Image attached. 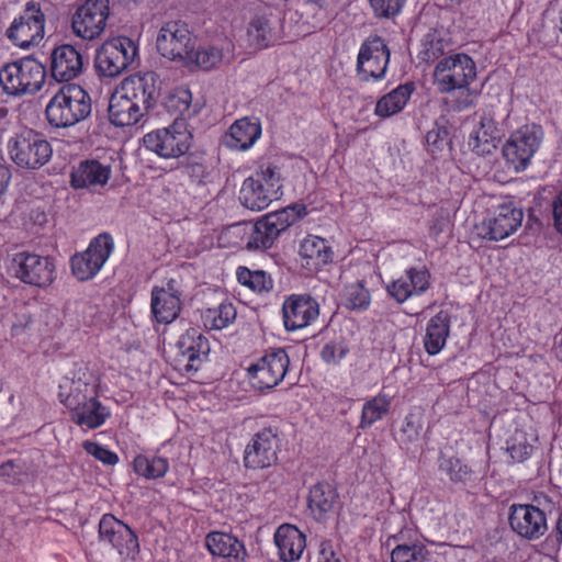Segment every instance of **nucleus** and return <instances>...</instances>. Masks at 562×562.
<instances>
[{"mask_svg":"<svg viewBox=\"0 0 562 562\" xmlns=\"http://www.w3.org/2000/svg\"><path fill=\"white\" fill-rule=\"evenodd\" d=\"M319 315V304L310 294H292L282 305L285 329L289 331L310 326Z\"/></svg>","mask_w":562,"mask_h":562,"instance_id":"22","label":"nucleus"},{"mask_svg":"<svg viewBox=\"0 0 562 562\" xmlns=\"http://www.w3.org/2000/svg\"><path fill=\"white\" fill-rule=\"evenodd\" d=\"M497 123L490 114H483L479 127L470 135L469 147L479 156L492 154L499 142Z\"/></svg>","mask_w":562,"mask_h":562,"instance_id":"34","label":"nucleus"},{"mask_svg":"<svg viewBox=\"0 0 562 562\" xmlns=\"http://www.w3.org/2000/svg\"><path fill=\"white\" fill-rule=\"evenodd\" d=\"M109 14V0H86L72 15V32L85 41H93L104 32Z\"/></svg>","mask_w":562,"mask_h":562,"instance_id":"18","label":"nucleus"},{"mask_svg":"<svg viewBox=\"0 0 562 562\" xmlns=\"http://www.w3.org/2000/svg\"><path fill=\"white\" fill-rule=\"evenodd\" d=\"M177 347L180 355L187 358V367L190 368L193 367L194 361L199 360L201 355H206L209 351L207 339L199 329L193 327H190L180 336Z\"/></svg>","mask_w":562,"mask_h":562,"instance_id":"37","label":"nucleus"},{"mask_svg":"<svg viewBox=\"0 0 562 562\" xmlns=\"http://www.w3.org/2000/svg\"><path fill=\"white\" fill-rule=\"evenodd\" d=\"M10 179H11L10 168L5 165L0 164V198L5 192V189L9 184Z\"/></svg>","mask_w":562,"mask_h":562,"instance_id":"59","label":"nucleus"},{"mask_svg":"<svg viewBox=\"0 0 562 562\" xmlns=\"http://www.w3.org/2000/svg\"><path fill=\"white\" fill-rule=\"evenodd\" d=\"M182 292L178 282L170 279L164 286L155 285L150 293V310L160 324L172 323L181 311Z\"/></svg>","mask_w":562,"mask_h":562,"instance_id":"21","label":"nucleus"},{"mask_svg":"<svg viewBox=\"0 0 562 562\" xmlns=\"http://www.w3.org/2000/svg\"><path fill=\"white\" fill-rule=\"evenodd\" d=\"M45 14L35 3H27L7 30L8 38L21 48L38 45L44 38Z\"/></svg>","mask_w":562,"mask_h":562,"instance_id":"19","label":"nucleus"},{"mask_svg":"<svg viewBox=\"0 0 562 562\" xmlns=\"http://www.w3.org/2000/svg\"><path fill=\"white\" fill-rule=\"evenodd\" d=\"M317 562H341L329 542H322Z\"/></svg>","mask_w":562,"mask_h":562,"instance_id":"56","label":"nucleus"},{"mask_svg":"<svg viewBox=\"0 0 562 562\" xmlns=\"http://www.w3.org/2000/svg\"><path fill=\"white\" fill-rule=\"evenodd\" d=\"M137 46L126 36L105 41L95 55V69L104 77H116L122 74L137 56Z\"/></svg>","mask_w":562,"mask_h":562,"instance_id":"12","label":"nucleus"},{"mask_svg":"<svg viewBox=\"0 0 562 562\" xmlns=\"http://www.w3.org/2000/svg\"><path fill=\"white\" fill-rule=\"evenodd\" d=\"M274 543L282 562H294L302 557L306 548V537L294 525L283 524L274 533Z\"/></svg>","mask_w":562,"mask_h":562,"instance_id":"29","label":"nucleus"},{"mask_svg":"<svg viewBox=\"0 0 562 562\" xmlns=\"http://www.w3.org/2000/svg\"><path fill=\"white\" fill-rule=\"evenodd\" d=\"M99 539L116 550L121 562H135L139 555L136 532L112 514H104L98 526Z\"/></svg>","mask_w":562,"mask_h":562,"instance_id":"11","label":"nucleus"},{"mask_svg":"<svg viewBox=\"0 0 562 562\" xmlns=\"http://www.w3.org/2000/svg\"><path fill=\"white\" fill-rule=\"evenodd\" d=\"M205 543L212 555L221 557L226 562H245L247 558L245 544L231 533L210 532Z\"/></svg>","mask_w":562,"mask_h":562,"instance_id":"31","label":"nucleus"},{"mask_svg":"<svg viewBox=\"0 0 562 562\" xmlns=\"http://www.w3.org/2000/svg\"><path fill=\"white\" fill-rule=\"evenodd\" d=\"M282 187L280 167L272 161L262 160L243 181L239 201L248 210L261 211L281 198Z\"/></svg>","mask_w":562,"mask_h":562,"instance_id":"2","label":"nucleus"},{"mask_svg":"<svg viewBox=\"0 0 562 562\" xmlns=\"http://www.w3.org/2000/svg\"><path fill=\"white\" fill-rule=\"evenodd\" d=\"M192 138L187 122L176 119L169 126L147 133L143 143L147 150L161 158L169 159L179 158L187 154L192 145Z\"/></svg>","mask_w":562,"mask_h":562,"instance_id":"8","label":"nucleus"},{"mask_svg":"<svg viewBox=\"0 0 562 562\" xmlns=\"http://www.w3.org/2000/svg\"><path fill=\"white\" fill-rule=\"evenodd\" d=\"M522 211L512 203L499 205L493 217L482 224V236L491 240H502L515 233L521 225Z\"/></svg>","mask_w":562,"mask_h":562,"instance_id":"25","label":"nucleus"},{"mask_svg":"<svg viewBox=\"0 0 562 562\" xmlns=\"http://www.w3.org/2000/svg\"><path fill=\"white\" fill-rule=\"evenodd\" d=\"M10 159L22 169L38 170L52 158L53 148L46 137L27 126L14 128L7 139Z\"/></svg>","mask_w":562,"mask_h":562,"instance_id":"3","label":"nucleus"},{"mask_svg":"<svg viewBox=\"0 0 562 562\" xmlns=\"http://www.w3.org/2000/svg\"><path fill=\"white\" fill-rule=\"evenodd\" d=\"M375 18L390 19L397 15L405 0H368Z\"/></svg>","mask_w":562,"mask_h":562,"instance_id":"50","label":"nucleus"},{"mask_svg":"<svg viewBox=\"0 0 562 562\" xmlns=\"http://www.w3.org/2000/svg\"><path fill=\"white\" fill-rule=\"evenodd\" d=\"M83 70L82 55L69 44L57 46L50 54V74L59 81H70Z\"/></svg>","mask_w":562,"mask_h":562,"instance_id":"26","label":"nucleus"},{"mask_svg":"<svg viewBox=\"0 0 562 562\" xmlns=\"http://www.w3.org/2000/svg\"><path fill=\"white\" fill-rule=\"evenodd\" d=\"M423 429L420 414L409 413L405 416L401 428V440L404 443H413L418 441Z\"/></svg>","mask_w":562,"mask_h":562,"instance_id":"49","label":"nucleus"},{"mask_svg":"<svg viewBox=\"0 0 562 562\" xmlns=\"http://www.w3.org/2000/svg\"><path fill=\"white\" fill-rule=\"evenodd\" d=\"M236 277L241 285L257 293L269 292L273 288L272 278L263 270H250L247 267H238Z\"/></svg>","mask_w":562,"mask_h":562,"instance_id":"44","label":"nucleus"},{"mask_svg":"<svg viewBox=\"0 0 562 562\" xmlns=\"http://www.w3.org/2000/svg\"><path fill=\"white\" fill-rule=\"evenodd\" d=\"M430 272L426 267H411L387 286V294L398 304L412 296H419L430 288Z\"/></svg>","mask_w":562,"mask_h":562,"instance_id":"23","label":"nucleus"},{"mask_svg":"<svg viewBox=\"0 0 562 562\" xmlns=\"http://www.w3.org/2000/svg\"><path fill=\"white\" fill-rule=\"evenodd\" d=\"M476 75L473 58L465 53H454L438 60L434 69V82L441 93L457 90L459 98L453 100L452 108L462 111L474 104L476 93L470 86Z\"/></svg>","mask_w":562,"mask_h":562,"instance_id":"1","label":"nucleus"},{"mask_svg":"<svg viewBox=\"0 0 562 562\" xmlns=\"http://www.w3.org/2000/svg\"><path fill=\"white\" fill-rule=\"evenodd\" d=\"M277 36L271 21L267 15H256L247 27L248 46L254 49H262L272 45Z\"/></svg>","mask_w":562,"mask_h":562,"instance_id":"38","label":"nucleus"},{"mask_svg":"<svg viewBox=\"0 0 562 562\" xmlns=\"http://www.w3.org/2000/svg\"><path fill=\"white\" fill-rule=\"evenodd\" d=\"M260 135L261 124L258 119L241 117L231 125L225 135V143L232 149L247 150Z\"/></svg>","mask_w":562,"mask_h":562,"instance_id":"32","label":"nucleus"},{"mask_svg":"<svg viewBox=\"0 0 562 562\" xmlns=\"http://www.w3.org/2000/svg\"><path fill=\"white\" fill-rule=\"evenodd\" d=\"M344 300L349 310H367L371 302L369 291L360 281L346 285Z\"/></svg>","mask_w":562,"mask_h":562,"instance_id":"47","label":"nucleus"},{"mask_svg":"<svg viewBox=\"0 0 562 562\" xmlns=\"http://www.w3.org/2000/svg\"><path fill=\"white\" fill-rule=\"evenodd\" d=\"M349 352L344 341H329L324 345L321 356L327 364H338Z\"/></svg>","mask_w":562,"mask_h":562,"instance_id":"51","label":"nucleus"},{"mask_svg":"<svg viewBox=\"0 0 562 562\" xmlns=\"http://www.w3.org/2000/svg\"><path fill=\"white\" fill-rule=\"evenodd\" d=\"M543 138V130L538 124H526L512 133L503 146L506 162L519 172L527 168L531 158L539 149Z\"/></svg>","mask_w":562,"mask_h":562,"instance_id":"10","label":"nucleus"},{"mask_svg":"<svg viewBox=\"0 0 562 562\" xmlns=\"http://www.w3.org/2000/svg\"><path fill=\"white\" fill-rule=\"evenodd\" d=\"M13 274L21 282L36 288H47L56 278L54 261L47 256L21 251L12 259Z\"/></svg>","mask_w":562,"mask_h":562,"instance_id":"14","label":"nucleus"},{"mask_svg":"<svg viewBox=\"0 0 562 562\" xmlns=\"http://www.w3.org/2000/svg\"><path fill=\"white\" fill-rule=\"evenodd\" d=\"M439 139H440V131L439 130H431L426 134V142L428 145L437 146Z\"/></svg>","mask_w":562,"mask_h":562,"instance_id":"60","label":"nucleus"},{"mask_svg":"<svg viewBox=\"0 0 562 562\" xmlns=\"http://www.w3.org/2000/svg\"><path fill=\"white\" fill-rule=\"evenodd\" d=\"M422 46L419 58L425 63L441 59L446 50V42L437 31L427 33Z\"/></svg>","mask_w":562,"mask_h":562,"instance_id":"46","label":"nucleus"},{"mask_svg":"<svg viewBox=\"0 0 562 562\" xmlns=\"http://www.w3.org/2000/svg\"><path fill=\"white\" fill-rule=\"evenodd\" d=\"M196 37L183 21H168L159 30L156 46L159 54L172 61L182 64Z\"/></svg>","mask_w":562,"mask_h":562,"instance_id":"17","label":"nucleus"},{"mask_svg":"<svg viewBox=\"0 0 562 562\" xmlns=\"http://www.w3.org/2000/svg\"><path fill=\"white\" fill-rule=\"evenodd\" d=\"M223 59V53L220 48L211 45H193L190 49L188 57L182 61V65L188 68H198L210 70L215 68Z\"/></svg>","mask_w":562,"mask_h":562,"instance_id":"41","label":"nucleus"},{"mask_svg":"<svg viewBox=\"0 0 562 562\" xmlns=\"http://www.w3.org/2000/svg\"><path fill=\"white\" fill-rule=\"evenodd\" d=\"M187 175L196 182H202L209 176L207 167L203 162H188L186 166Z\"/></svg>","mask_w":562,"mask_h":562,"instance_id":"55","label":"nucleus"},{"mask_svg":"<svg viewBox=\"0 0 562 562\" xmlns=\"http://www.w3.org/2000/svg\"><path fill=\"white\" fill-rule=\"evenodd\" d=\"M428 550L420 542L396 544L391 552V562H424Z\"/></svg>","mask_w":562,"mask_h":562,"instance_id":"45","label":"nucleus"},{"mask_svg":"<svg viewBox=\"0 0 562 562\" xmlns=\"http://www.w3.org/2000/svg\"><path fill=\"white\" fill-rule=\"evenodd\" d=\"M451 329L449 311L440 310L426 324L423 346L429 356L438 355L446 346Z\"/></svg>","mask_w":562,"mask_h":562,"instance_id":"30","label":"nucleus"},{"mask_svg":"<svg viewBox=\"0 0 562 562\" xmlns=\"http://www.w3.org/2000/svg\"><path fill=\"white\" fill-rule=\"evenodd\" d=\"M114 243L109 233L99 234L94 237L88 248L71 257V271L79 281H88L97 276L111 252Z\"/></svg>","mask_w":562,"mask_h":562,"instance_id":"15","label":"nucleus"},{"mask_svg":"<svg viewBox=\"0 0 562 562\" xmlns=\"http://www.w3.org/2000/svg\"><path fill=\"white\" fill-rule=\"evenodd\" d=\"M117 88H120L123 95H127L145 114L154 105L158 95L154 72L128 76L122 80Z\"/></svg>","mask_w":562,"mask_h":562,"instance_id":"24","label":"nucleus"},{"mask_svg":"<svg viewBox=\"0 0 562 562\" xmlns=\"http://www.w3.org/2000/svg\"><path fill=\"white\" fill-rule=\"evenodd\" d=\"M111 165L101 164L95 159H87L74 168L70 183L75 189L102 188L111 178Z\"/></svg>","mask_w":562,"mask_h":562,"instance_id":"27","label":"nucleus"},{"mask_svg":"<svg viewBox=\"0 0 562 562\" xmlns=\"http://www.w3.org/2000/svg\"><path fill=\"white\" fill-rule=\"evenodd\" d=\"M289 366L286 351L283 348H273L251 362L246 369V375L255 390H271L284 380Z\"/></svg>","mask_w":562,"mask_h":562,"instance_id":"9","label":"nucleus"},{"mask_svg":"<svg viewBox=\"0 0 562 562\" xmlns=\"http://www.w3.org/2000/svg\"><path fill=\"white\" fill-rule=\"evenodd\" d=\"M45 67L34 58L9 63L0 70V85L11 95L37 92L45 80Z\"/></svg>","mask_w":562,"mask_h":562,"instance_id":"7","label":"nucleus"},{"mask_svg":"<svg viewBox=\"0 0 562 562\" xmlns=\"http://www.w3.org/2000/svg\"><path fill=\"white\" fill-rule=\"evenodd\" d=\"M336 490L326 482H318L313 485L308 494V507L318 521L325 520L333 512L337 502Z\"/></svg>","mask_w":562,"mask_h":562,"instance_id":"35","label":"nucleus"},{"mask_svg":"<svg viewBox=\"0 0 562 562\" xmlns=\"http://www.w3.org/2000/svg\"><path fill=\"white\" fill-rule=\"evenodd\" d=\"M91 108V98L82 87L67 85L50 99L45 114L52 126L69 127L86 120Z\"/></svg>","mask_w":562,"mask_h":562,"instance_id":"4","label":"nucleus"},{"mask_svg":"<svg viewBox=\"0 0 562 562\" xmlns=\"http://www.w3.org/2000/svg\"><path fill=\"white\" fill-rule=\"evenodd\" d=\"M175 99H178V101L181 103V106H179V112L181 114L190 110L192 95L189 90H179L175 95L171 97L170 101H173Z\"/></svg>","mask_w":562,"mask_h":562,"instance_id":"57","label":"nucleus"},{"mask_svg":"<svg viewBox=\"0 0 562 562\" xmlns=\"http://www.w3.org/2000/svg\"><path fill=\"white\" fill-rule=\"evenodd\" d=\"M22 470L13 461H7L0 465V477L10 484L21 482Z\"/></svg>","mask_w":562,"mask_h":562,"instance_id":"54","label":"nucleus"},{"mask_svg":"<svg viewBox=\"0 0 562 562\" xmlns=\"http://www.w3.org/2000/svg\"><path fill=\"white\" fill-rule=\"evenodd\" d=\"M390 49L378 35L368 37L360 46L356 71L362 82L379 81L385 78L390 63Z\"/></svg>","mask_w":562,"mask_h":562,"instance_id":"13","label":"nucleus"},{"mask_svg":"<svg viewBox=\"0 0 562 562\" xmlns=\"http://www.w3.org/2000/svg\"><path fill=\"white\" fill-rule=\"evenodd\" d=\"M279 450L280 438L278 427H265L256 432L246 445L244 465L251 470L270 468L277 463Z\"/></svg>","mask_w":562,"mask_h":562,"instance_id":"16","label":"nucleus"},{"mask_svg":"<svg viewBox=\"0 0 562 562\" xmlns=\"http://www.w3.org/2000/svg\"><path fill=\"white\" fill-rule=\"evenodd\" d=\"M554 503L544 494L535 495L531 504H513L508 509L510 529L521 539L536 541L548 531L547 516Z\"/></svg>","mask_w":562,"mask_h":562,"instance_id":"5","label":"nucleus"},{"mask_svg":"<svg viewBox=\"0 0 562 562\" xmlns=\"http://www.w3.org/2000/svg\"><path fill=\"white\" fill-rule=\"evenodd\" d=\"M537 437L528 435L524 430H515L513 436L507 440L506 450L514 462H525L528 460L537 449Z\"/></svg>","mask_w":562,"mask_h":562,"instance_id":"43","label":"nucleus"},{"mask_svg":"<svg viewBox=\"0 0 562 562\" xmlns=\"http://www.w3.org/2000/svg\"><path fill=\"white\" fill-rule=\"evenodd\" d=\"M299 255L304 269L317 272L333 261L334 252L326 239L308 235L302 240Z\"/></svg>","mask_w":562,"mask_h":562,"instance_id":"28","label":"nucleus"},{"mask_svg":"<svg viewBox=\"0 0 562 562\" xmlns=\"http://www.w3.org/2000/svg\"><path fill=\"white\" fill-rule=\"evenodd\" d=\"M554 227L562 234V191L557 195L553 202Z\"/></svg>","mask_w":562,"mask_h":562,"instance_id":"58","label":"nucleus"},{"mask_svg":"<svg viewBox=\"0 0 562 562\" xmlns=\"http://www.w3.org/2000/svg\"><path fill=\"white\" fill-rule=\"evenodd\" d=\"M392 397L385 393H378L364 402L361 411L359 428L368 429L374 423L383 419L391 409Z\"/></svg>","mask_w":562,"mask_h":562,"instance_id":"40","label":"nucleus"},{"mask_svg":"<svg viewBox=\"0 0 562 562\" xmlns=\"http://www.w3.org/2000/svg\"><path fill=\"white\" fill-rule=\"evenodd\" d=\"M307 214L306 206L294 204L269 213L257 221L248 236L246 247L249 250H265L274 244L280 234Z\"/></svg>","mask_w":562,"mask_h":562,"instance_id":"6","label":"nucleus"},{"mask_svg":"<svg viewBox=\"0 0 562 562\" xmlns=\"http://www.w3.org/2000/svg\"><path fill=\"white\" fill-rule=\"evenodd\" d=\"M236 308L231 302H222L215 307H207L200 312L201 322L207 330H221L236 319Z\"/></svg>","mask_w":562,"mask_h":562,"instance_id":"39","label":"nucleus"},{"mask_svg":"<svg viewBox=\"0 0 562 562\" xmlns=\"http://www.w3.org/2000/svg\"><path fill=\"white\" fill-rule=\"evenodd\" d=\"M439 469L446 472L453 483H467L472 475L471 469L459 458H440Z\"/></svg>","mask_w":562,"mask_h":562,"instance_id":"48","label":"nucleus"},{"mask_svg":"<svg viewBox=\"0 0 562 562\" xmlns=\"http://www.w3.org/2000/svg\"><path fill=\"white\" fill-rule=\"evenodd\" d=\"M82 447L87 453L91 454L105 465H115L119 462V456L115 452L106 449L98 442L87 440L82 443Z\"/></svg>","mask_w":562,"mask_h":562,"instance_id":"52","label":"nucleus"},{"mask_svg":"<svg viewBox=\"0 0 562 562\" xmlns=\"http://www.w3.org/2000/svg\"><path fill=\"white\" fill-rule=\"evenodd\" d=\"M415 90L414 82L400 85L383 95L375 105L374 112L380 117H389L401 112Z\"/></svg>","mask_w":562,"mask_h":562,"instance_id":"36","label":"nucleus"},{"mask_svg":"<svg viewBox=\"0 0 562 562\" xmlns=\"http://www.w3.org/2000/svg\"><path fill=\"white\" fill-rule=\"evenodd\" d=\"M135 473L147 480L164 477L169 471V462L159 456L137 454L133 460Z\"/></svg>","mask_w":562,"mask_h":562,"instance_id":"42","label":"nucleus"},{"mask_svg":"<svg viewBox=\"0 0 562 562\" xmlns=\"http://www.w3.org/2000/svg\"><path fill=\"white\" fill-rule=\"evenodd\" d=\"M145 115L142 110L127 95H123L120 88L112 93L109 103V120L115 126H132Z\"/></svg>","mask_w":562,"mask_h":562,"instance_id":"33","label":"nucleus"},{"mask_svg":"<svg viewBox=\"0 0 562 562\" xmlns=\"http://www.w3.org/2000/svg\"><path fill=\"white\" fill-rule=\"evenodd\" d=\"M64 404L69 409L70 420L87 429L101 427L111 415L109 408L97 396H83L80 401L76 395L69 394Z\"/></svg>","mask_w":562,"mask_h":562,"instance_id":"20","label":"nucleus"},{"mask_svg":"<svg viewBox=\"0 0 562 562\" xmlns=\"http://www.w3.org/2000/svg\"><path fill=\"white\" fill-rule=\"evenodd\" d=\"M562 544V510L559 513L555 526L551 533L541 543V549L547 554H557Z\"/></svg>","mask_w":562,"mask_h":562,"instance_id":"53","label":"nucleus"}]
</instances>
